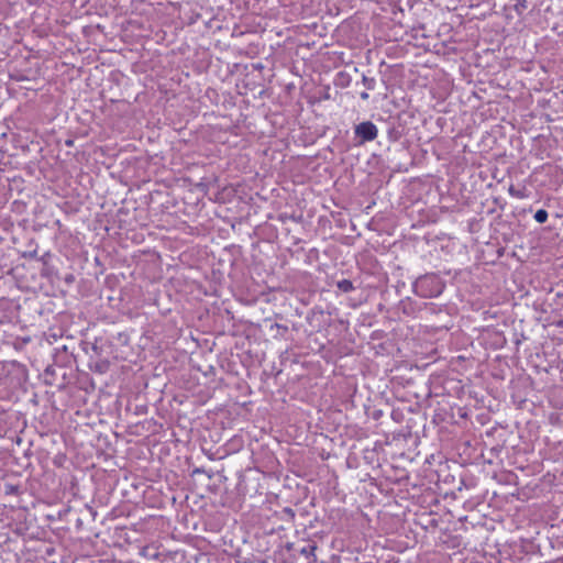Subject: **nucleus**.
Wrapping results in <instances>:
<instances>
[{
    "mask_svg": "<svg viewBox=\"0 0 563 563\" xmlns=\"http://www.w3.org/2000/svg\"><path fill=\"white\" fill-rule=\"evenodd\" d=\"M361 99L367 100L369 98V95L366 91L361 92Z\"/></svg>",
    "mask_w": 563,
    "mask_h": 563,
    "instance_id": "nucleus-17",
    "label": "nucleus"
},
{
    "mask_svg": "<svg viewBox=\"0 0 563 563\" xmlns=\"http://www.w3.org/2000/svg\"><path fill=\"white\" fill-rule=\"evenodd\" d=\"M73 280V276H69L66 278V282H71Z\"/></svg>",
    "mask_w": 563,
    "mask_h": 563,
    "instance_id": "nucleus-22",
    "label": "nucleus"
},
{
    "mask_svg": "<svg viewBox=\"0 0 563 563\" xmlns=\"http://www.w3.org/2000/svg\"><path fill=\"white\" fill-rule=\"evenodd\" d=\"M288 550L294 551V553H298L305 559V563H316V550L317 543L314 541H307L303 544H289Z\"/></svg>",
    "mask_w": 563,
    "mask_h": 563,
    "instance_id": "nucleus-3",
    "label": "nucleus"
},
{
    "mask_svg": "<svg viewBox=\"0 0 563 563\" xmlns=\"http://www.w3.org/2000/svg\"><path fill=\"white\" fill-rule=\"evenodd\" d=\"M203 472H205V471H203V470H201V468H196V470L194 471V474H197V473H203Z\"/></svg>",
    "mask_w": 563,
    "mask_h": 563,
    "instance_id": "nucleus-21",
    "label": "nucleus"
},
{
    "mask_svg": "<svg viewBox=\"0 0 563 563\" xmlns=\"http://www.w3.org/2000/svg\"><path fill=\"white\" fill-rule=\"evenodd\" d=\"M276 515L278 516V518L286 522V523H294V520H295V511L290 508V507H285L283 508L279 512H276Z\"/></svg>",
    "mask_w": 563,
    "mask_h": 563,
    "instance_id": "nucleus-5",
    "label": "nucleus"
},
{
    "mask_svg": "<svg viewBox=\"0 0 563 563\" xmlns=\"http://www.w3.org/2000/svg\"><path fill=\"white\" fill-rule=\"evenodd\" d=\"M444 287L445 284L442 278L434 273L418 277L412 285L413 292L421 298L438 297L442 294Z\"/></svg>",
    "mask_w": 563,
    "mask_h": 563,
    "instance_id": "nucleus-1",
    "label": "nucleus"
},
{
    "mask_svg": "<svg viewBox=\"0 0 563 563\" xmlns=\"http://www.w3.org/2000/svg\"><path fill=\"white\" fill-rule=\"evenodd\" d=\"M24 257H30V258H37V251L34 250L32 252H29V253H24L23 255Z\"/></svg>",
    "mask_w": 563,
    "mask_h": 563,
    "instance_id": "nucleus-15",
    "label": "nucleus"
},
{
    "mask_svg": "<svg viewBox=\"0 0 563 563\" xmlns=\"http://www.w3.org/2000/svg\"><path fill=\"white\" fill-rule=\"evenodd\" d=\"M56 350H57V351L62 350V351H64V352H67V346H66V345H63L62 347H57Z\"/></svg>",
    "mask_w": 563,
    "mask_h": 563,
    "instance_id": "nucleus-20",
    "label": "nucleus"
},
{
    "mask_svg": "<svg viewBox=\"0 0 563 563\" xmlns=\"http://www.w3.org/2000/svg\"><path fill=\"white\" fill-rule=\"evenodd\" d=\"M508 191L512 197H516V198H525L526 197V195L523 194L522 190L516 189L515 186H512V185L509 187Z\"/></svg>",
    "mask_w": 563,
    "mask_h": 563,
    "instance_id": "nucleus-11",
    "label": "nucleus"
},
{
    "mask_svg": "<svg viewBox=\"0 0 563 563\" xmlns=\"http://www.w3.org/2000/svg\"><path fill=\"white\" fill-rule=\"evenodd\" d=\"M271 328L276 329L278 335H280V336H285V334L288 332V327L285 324L274 323V324H272Z\"/></svg>",
    "mask_w": 563,
    "mask_h": 563,
    "instance_id": "nucleus-10",
    "label": "nucleus"
},
{
    "mask_svg": "<svg viewBox=\"0 0 563 563\" xmlns=\"http://www.w3.org/2000/svg\"><path fill=\"white\" fill-rule=\"evenodd\" d=\"M515 11L521 15L527 9H528V1L527 0H516L514 4Z\"/></svg>",
    "mask_w": 563,
    "mask_h": 563,
    "instance_id": "nucleus-7",
    "label": "nucleus"
},
{
    "mask_svg": "<svg viewBox=\"0 0 563 563\" xmlns=\"http://www.w3.org/2000/svg\"><path fill=\"white\" fill-rule=\"evenodd\" d=\"M336 287L342 292H350L355 289L353 283L350 279H342L336 283Z\"/></svg>",
    "mask_w": 563,
    "mask_h": 563,
    "instance_id": "nucleus-6",
    "label": "nucleus"
},
{
    "mask_svg": "<svg viewBox=\"0 0 563 563\" xmlns=\"http://www.w3.org/2000/svg\"><path fill=\"white\" fill-rule=\"evenodd\" d=\"M389 137L393 141H397L399 137L398 131H396L395 129L389 130Z\"/></svg>",
    "mask_w": 563,
    "mask_h": 563,
    "instance_id": "nucleus-13",
    "label": "nucleus"
},
{
    "mask_svg": "<svg viewBox=\"0 0 563 563\" xmlns=\"http://www.w3.org/2000/svg\"><path fill=\"white\" fill-rule=\"evenodd\" d=\"M362 82H363V85L365 86V88L367 90H374L375 89V85H376L375 78L367 77V76L363 75Z\"/></svg>",
    "mask_w": 563,
    "mask_h": 563,
    "instance_id": "nucleus-9",
    "label": "nucleus"
},
{
    "mask_svg": "<svg viewBox=\"0 0 563 563\" xmlns=\"http://www.w3.org/2000/svg\"><path fill=\"white\" fill-rule=\"evenodd\" d=\"M46 376H54L55 375V368L53 366H47L44 371Z\"/></svg>",
    "mask_w": 563,
    "mask_h": 563,
    "instance_id": "nucleus-14",
    "label": "nucleus"
},
{
    "mask_svg": "<svg viewBox=\"0 0 563 563\" xmlns=\"http://www.w3.org/2000/svg\"><path fill=\"white\" fill-rule=\"evenodd\" d=\"M66 146H73L74 141L71 139H68L65 141Z\"/></svg>",
    "mask_w": 563,
    "mask_h": 563,
    "instance_id": "nucleus-19",
    "label": "nucleus"
},
{
    "mask_svg": "<svg viewBox=\"0 0 563 563\" xmlns=\"http://www.w3.org/2000/svg\"><path fill=\"white\" fill-rule=\"evenodd\" d=\"M19 490V488L16 486H13V485H7L5 486V493L7 494H16Z\"/></svg>",
    "mask_w": 563,
    "mask_h": 563,
    "instance_id": "nucleus-12",
    "label": "nucleus"
},
{
    "mask_svg": "<svg viewBox=\"0 0 563 563\" xmlns=\"http://www.w3.org/2000/svg\"><path fill=\"white\" fill-rule=\"evenodd\" d=\"M109 367H110V362L108 360H97L95 362H90V364H89V368L92 372H96L99 374H104L106 372H108Z\"/></svg>",
    "mask_w": 563,
    "mask_h": 563,
    "instance_id": "nucleus-4",
    "label": "nucleus"
},
{
    "mask_svg": "<svg viewBox=\"0 0 563 563\" xmlns=\"http://www.w3.org/2000/svg\"><path fill=\"white\" fill-rule=\"evenodd\" d=\"M355 139L357 145H362L367 142H372L377 137V126L372 121H364L354 128Z\"/></svg>",
    "mask_w": 563,
    "mask_h": 563,
    "instance_id": "nucleus-2",
    "label": "nucleus"
},
{
    "mask_svg": "<svg viewBox=\"0 0 563 563\" xmlns=\"http://www.w3.org/2000/svg\"><path fill=\"white\" fill-rule=\"evenodd\" d=\"M549 213L544 209H539L534 213V220L539 223H544L548 220Z\"/></svg>",
    "mask_w": 563,
    "mask_h": 563,
    "instance_id": "nucleus-8",
    "label": "nucleus"
},
{
    "mask_svg": "<svg viewBox=\"0 0 563 563\" xmlns=\"http://www.w3.org/2000/svg\"><path fill=\"white\" fill-rule=\"evenodd\" d=\"M47 256H49V253H45L40 260L46 264Z\"/></svg>",
    "mask_w": 563,
    "mask_h": 563,
    "instance_id": "nucleus-18",
    "label": "nucleus"
},
{
    "mask_svg": "<svg viewBox=\"0 0 563 563\" xmlns=\"http://www.w3.org/2000/svg\"><path fill=\"white\" fill-rule=\"evenodd\" d=\"M415 312V308L412 307V302H408V314H412Z\"/></svg>",
    "mask_w": 563,
    "mask_h": 563,
    "instance_id": "nucleus-16",
    "label": "nucleus"
}]
</instances>
